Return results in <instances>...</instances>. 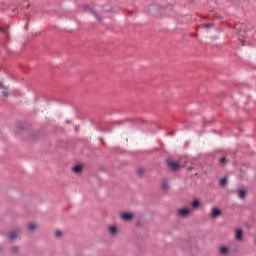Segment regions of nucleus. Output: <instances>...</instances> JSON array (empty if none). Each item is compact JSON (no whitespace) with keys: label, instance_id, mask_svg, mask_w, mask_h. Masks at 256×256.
<instances>
[{"label":"nucleus","instance_id":"obj_1","mask_svg":"<svg viewBox=\"0 0 256 256\" xmlns=\"http://www.w3.org/2000/svg\"><path fill=\"white\" fill-rule=\"evenodd\" d=\"M221 215H223V212L221 211V209H219L218 207H213L210 211L209 217L211 219H217L221 217Z\"/></svg>","mask_w":256,"mask_h":256},{"label":"nucleus","instance_id":"obj_2","mask_svg":"<svg viewBox=\"0 0 256 256\" xmlns=\"http://www.w3.org/2000/svg\"><path fill=\"white\" fill-rule=\"evenodd\" d=\"M167 163H168V167L172 171H179V169H181V164L177 161L168 160Z\"/></svg>","mask_w":256,"mask_h":256},{"label":"nucleus","instance_id":"obj_3","mask_svg":"<svg viewBox=\"0 0 256 256\" xmlns=\"http://www.w3.org/2000/svg\"><path fill=\"white\" fill-rule=\"evenodd\" d=\"M179 217H189L191 215V210L188 208H180L178 209Z\"/></svg>","mask_w":256,"mask_h":256},{"label":"nucleus","instance_id":"obj_4","mask_svg":"<svg viewBox=\"0 0 256 256\" xmlns=\"http://www.w3.org/2000/svg\"><path fill=\"white\" fill-rule=\"evenodd\" d=\"M133 217H135V215L130 212H124L121 214L122 221H131V219H133Z\"/></svg>","mask_w":256,"mask_h":256},{"label":"nucleus","instance_id":"obj_5","mask_svg":"<svg viewBox=\"0 0 256 256\" xmlns=\"http://www.w3.org/2000/svg\"><path fill=\"white\" fill-rule=\"evenodd\" d=\"M84 9L85 11H88V13H91V15H94L97 21H101L102 18L99 16V14L95 13V10H93V8H90L89 6H85Z\"/></svg>","mask_w":256,"mask_h":256},{"label":"nucleus","instance_id":"obj_6","mask_svg":"<svg viewBox=\"0 0 256 256\" xmlns=\"http://www.w3.org/2000/svg\"><path fill=\"white\" fill-rule=\"evenodd\" d=\"M235 239L236 241H242L243 240V230L236 229L235 230Z\"/></svg>","mask_w":256,"mask_h":256},{"label":"nucleus","instance_id":"obj_7","mask_svg":"<svg viewBox=\"0 0 256 256\" xmlns=\"http://www.w3.org/2000/svg\"><path fill=\"white\" fill-rule=\"evenodd\" d=\"M117 231V226H108V233L111 237H115V235H117Z\"/></svg>","mask_w":256,"mask_h":256},{"label":"nucleus","instance_id":"obj_8","mask_svg":"<svg viewBox=\"0 0 256 256\" xmlns=\"http://www.w3.org/2000/svg\"><path fill=\"white\" fill-rule=\"evenodd\" d=\"M219 253L222 256H227V255H229V248L227 246H221L219 248Z\"/></svg>","mask_w":256,"mask_h":256},{"label":"nucleus","instance_id":"obj_9","mask_svg":"<svg viewBox=\"0 0 256 256\" xmlns=\"http://www.w3.org/2000/svg\"><path fill=\"white\" fill-rule=\"evenodd\" d=\"M17 237H19V230H14L9 233V239H11V241H15Z\"/></svg>","mask_w":256,"mask_h":256},{"label":"nucleus","instance_id":"obj_10","mask_svg":"<svg viewBox=\"0 0 256 256\" xmlns=\"http://www.w3.org/2000/svg\"><path fill=\"white\" fill-rule=\"evenodd\" d=\"M190 205L192 209H199V207H201V202L198 199H195L190 203Z\"/></svg>","mask_w":256,"mask_h":256},{"label":"nucleus","instance_id":"obj_11","mask_svg":"<svg viewBox=\"0 0 256 256\" xmlns=\"http://www.w3.org/2000/svg\"><path fill=\"white\" fill-rule=\"evenodd\" d=\"M72 171H73L74 173H81V171H83V166H81V165H76V166H74V167L72 168Z\"/></svg>","mask_w":256,"mask_h":256},{"label":"nucleus","instance_id":"obj_12","mask_svg":"<svg viewBox=\"0 0 256 256\" xmlns=\"http://www.w3.org/2000/svg\"><path fill=\"white\" fill-rule=\"evenodd\" d=\"M246 192L243 189L238 190L239 199H245Z\"/></svg>","mask_w":256,"mask_h":256},{"label":"nucleus","instance_id":"obj_13","mask_svg":"<svg viewBox=\"0 0 256 256\" xmlns=\"http://www.w3.org/2000/svg\"><path fill=\"white\" fill-rule=\"evenodd\" d=\"M0 85L4 89L3 92H2L4 97H7V95H8L7 86L3 85V82H0Z\"/></svg>","mask_w":256,"mask_h":256},{"label":"nucleus","instance_id":"obj_14","mask_svg":"<svg viewBox=\"0 0 256 256\" xmlns=\"http://www.w3.org/2000/svg\"><path fill=\"white\" fill-rule=\"evenodd\" d=\"M227 185V178H222L221 180H220V186L221 187H225Z\"/></svg>","mask_w":256,"mask_h":256},{"label":"nucleus","instance_id":"obj_15","mask_svg":"<svg viewBox=\"0 0 256 256\" xmlns=\"http://www.w3.org/2000/svg\"><path fill=\"white\" fill-rule=\"evenodd\" d=\"M28 229L29 231H35V229H37V226L34 223H31L28 225Z\"/></svg>","mask_w":256,"mask_h":256},{"label":"nucleus","instance_id":"obj_16","mask_svg":"<svg viewBox=\"0 0 256 256\" xmlns=\"http://www.w3.org/2000/svg\"><path fill=\"white\" fill-rule=\"evenodd\" d=\"M162 187H163V189H169V182H167V180H164L162 182Z\"/></svg>","mask_w":256,"mask_h":256},{"label":"nucleus","instance_id":"obj_17","mask_svg":"<svg viewBox=\"0 0 256 256\" xmlns=\"http://www.w3.org/2000/svg\"><path fill=\"white\" fill-rule=\"evenodd\" d=\"M62 235H63V232H61L60 230H57V231L55 232V236H56V237H62Z\"/></svg>","mask_w":256,"mask_h":256},{"label":"nucleus","instance_id":"obj_18","mask_svg":"<svg viewBox=\"0 0 256 256\" xmlns=\"http://www.w3.org/2000/svg\"><path fill=\"white\" fill-rule=\"evenodd\" d=\"M200 27H204L205 29H209V27H211V24H202Z\"/></svg>","mask_w":256,"mask_h":256},{"label":"nucleus","instance_id":"obj_19","mask_svg":"<svg viewBox=\"0 0 256 256\" xmlns=\"http://www.w3.org/2000/svg\"><path fill=\"white\" fill-rule=\"evenodd\" d=\"M0 31H1L2 33H7V30H3V27H1V26H0Z\"/></svg>","mask_w":256,"mask_h":256},{"label":"nucleus","instance_id":"obj_20","mask_svg":"<svg viewBox=\"0 0 256 256\" xmlns=\"http://www.w3.org/2000/svg\"><path fill=\"white\" fill-rule=\"evenodd\" d=\"M225 161H226V160H225V157H223V158L220 159V163H225Z\"/></svg>","mask_w":256,"mask_h":256}]
</instances>
